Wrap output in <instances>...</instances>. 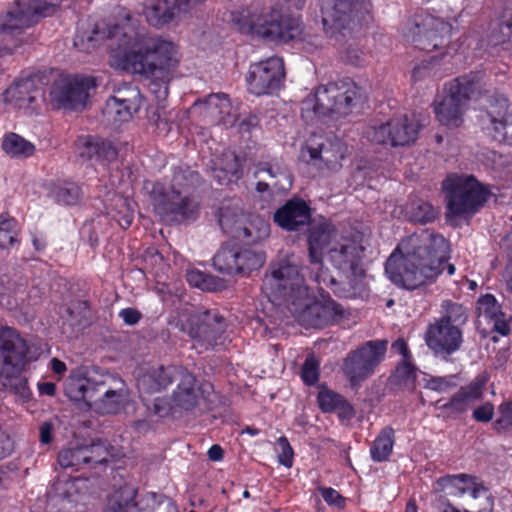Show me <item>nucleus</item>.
I'll list each match as a JSON object with an SVG mask.
<instances>
[{"mask_svg":"<svg viewBox=\"0 0 512 512\" xmlns=\"http://www.w3.org/2000/svg\"><path fill=\"white\" fill-rule=\"evenodd\" d=\"M261 173L268 175L270 181H259L256 189L259 192H265L269 189L278 192H287L292 187V177L284 165L278 162L260 163L255 171L258 177Z\"/></svg>","mask_w":512,"mask_h":512,"instance_id":"obj_31","label":"nucleus"},{"mask_svg":"<svg viewBox=\"0 0 512 512\" xmlns=\"http://www.w3.org/2000/svg\"><path fill=\"white\" fill-rule=\"evenodd\" d=\"M204 0H155L144 8L147 22L156 28L164 27L192 13Z\"/></svg>","mask_w":512,"mask_h":512,"instance_id":"obj_21","label":"nucleus"},{"mask_svg":"<svg viewBox=\"0 0 512 512\" xmlns=\"http://www.w3.org/2000/svg\"><path fill=\"white\" fill-rule=\"evenodd\" d=\"M176 368L174 366L167 368L162 366L153 367L141 374L137 379V387L141 398L145 400L146 396L160 392L170 385Z\"/></svg>","mask_w":512,"mask_h":512,"instance_id":"obj_33","label":"nucleus"},{"mask_svg":"<svg viewBox=\"0 0 512 512\" xmlns=\"http://www.w3.org/2000/svg\"><path fill=\"white\" fill-rule=\"evenodd\" d=\"M359 97V88L350 79H343L317 87L314 94L306 97L301 105L302 116H345L351 112Z\"/></svg>","mask_w":512,"mask_h":512,"instance_id":"obj_11","label":"nucleus"},{"mask_svg":"<svg viewBox=\"0 0 512 512\" xmlns=\"http://www.w3.org/2000/svg\"><path fill=\"white\" fill-rule=\"evenodd\" d=\"M48 195L55 202L62 205H75L81 195L80 186L71 182L53 183L49 186Z\"/></svg>","mask_w":512,"mask_h":512,"instance_id":"obj_41","label":"nucleus"},{"mask_svg":"<svg viewBox=\"0 0 512 512\" xmlns=\"http://www.w3.org/2000/svg\"><path fill=\"white\" fill-rule=\"evenodd\" d=\"M1 148L10 158L25 159L35 153V145L19 134L10 132L3 136Z\"/></svg>","mask_w":512,"mask_h":512,"instance_id":"obj_38","label":"nucleus"},{"mask_svg":"<svg viewBox=\"0 0 512 512\" xmlns=\"http://www.w3.org/2000/svg\"><path fill=\"white\" fill-rule=\"evenodd\" d=\"M142 101L138 88L130 86L119 89L106 101L103 114L110 123L127 122L139 111Z\"/></svg>","mask_w":512,"mask_h":512,"instance_id":"obj_23","label":"nucleus"},{"mask_svg":"<svg viewBox=\"0 0 512 512\" xmlns=\"http://www.w3.org/2000/svg\"><path fill=\"white\" fill-rule=\"evenodd\" d=\"M444 95L434 102L437 120L450 128L461 126L470 101L492 98L494 86L482 72L459 76L444 85Z\"/></svg>","mask_w":512,"mask_h":512,"instance_id":"obj_5","label":"nucleus"},{"mask_svg":"<svg viewBox=\"0 0 512 512\" xmlns=\"http://www.w3.org/2000/svg\"><path fill=\"white\" fill-rule=\"evenodd\" d=\"M302 380L307 385H314L319 378V364L313 356L308 357L302 367Z\"/></svg>","mask_w":512,"mask_h":512,"instance_id":"obj_55","label":"nucleus"},{"mask_svg":"<svg viewBox=\"0 0 512 512\" xmlns=\"http://www.w3.org/2000/svg\"><path fill=\"white\" fill-rule=\"evenodd\" d=\"M87 459L84 446L62 449L58 455V462L64 468L79 469L82 465L88 464Z\"/></svg>","mask_w":512,"mask_h":512,"instance_id":"obj_46","label":"nucleus"},{"mask_svg":"<svg viewBox=\"0 0 512 512\" xmlns=\"http://www.w3.org/2000/svg\"><path fill=\"white\" fill-rule=\"evenodd\" d=\"M277 443L280 448V452L278 453V462L287 468L292 467L294 453L287 438L282 436L278 439Z\"/></svg>","mask_w":512,"mask_h":512,"instance_id":"obj_56","label":"nucleus"},{"mask_svg":"<svg viewBox=\"0 0 512 512\" xmlns=\"http://www.w3.org/2000/svg\"><path fill=\"white\" fill-rule=\"evenodd\" d=\"M177 381L171 401L174 409L190 411L208 399L210 383H198L195 376L183 367H177L173 376Z\"/></svg>","mask_w":512,"mask_h":512,"instance_id":"obj_19","label":"nucleus"},{"mask_svg":"<svg viewBox=\"0 0 512 512\" xmlns=\"http://www.w3.org/2000/svg\"><path fill=\"white\" fill-rule=\"evenodd\" d=\"M16 221L8 215H0V248H7L16 240Z\"/></svg>","mask_w":512,"mask_h":512,"instance_id":"obj_48","label":"nucleus"},{"mask_svg":"<svg viewBox=\"0 0 512 512\" xmlns=\"http://www.w3.org/2000/svg\"><path fill=\"white\" fill-rule=\"evenodd\" d=\"M284 78L283 60L273 56L249 66L246 76L247 88L256 96L272 95L281 88Z\"/></svg>","mask_w":512,"mask_h":512,"instance_id":"obj_18","label":"nucleus"},{"mask_svg":"<svg viewBox=\"0 0 512 512\" xmlns=\"http://www.w3.org/2000/svg\"><path fill=\"white\" fill-rule=\"evenodd\" d=\"M416 368L410 359H403L392 375V382L404 389L413 390L416 381Z\"/></svg>","mask_w":512,"mask_h":512,"instance_id":"obj_44","label":"nucleus"},{"mask_svg":"<svg viewBox=\"0 0 512 512\" xmlns=\"http://www.w3.org/2000/svg\"><path fill=\"white\" fill-rule=\"evenodd\" d=\"M119 317L128 325H135L141 318V314L134 308H125L119 312Z\"/></svg>","mask_w":512,"mask_h":512,"instance_id":"obj_64","label":"nucleus"},{"mask_svg":"<svg viewBox=\"0 0 512 512\" xmlns=\"http://www.w3.org/2000/svg\"><path fill=\"white\" fill-rule=\"evenodd\" d=\"M319 492L324 499V501L330 505L337 508L344 507V498L333 488L331 487H320Z\"/></svg>","mask_w":512,"mask_h":512,"instance_id":"obj_58","label":"nucleus"},{"mask_svg":"<svg viewBox=\"0 0 512 512\" xmlns=\"http://www.w3.org/2000/svg\"><path fill=\"white\" fill-rule=\"evenodd\" d=\"M496 103L498 108L493 107L487 112L489 126L485 128L496 141L512 145V110L508 109V101L505 97L498 98Z\"/></svg>","mask_w":512,"mask_h":512,"instance_id":"obj_26","label":"nucleus"},{"mask_svg":"<svg viewBox=\"0 0 512 512\" xmlns=\"http://www.w3.org/2000/svg\"><path fill=\"white\" fill-rule=\"evenodd\" d=\"M136 493L130 484L115 489L107 498L105 512H144L137 507Z\"/></svg>","mask_w":512,"mask_h":512,"instance_id":"obj_37","label":"nucleus"},{"mask_svg":"<svg viewBox=\"0 0 512 512\" xmlns=\"http://www.w3.org/2000/svg\"><path fill=\"white\" fill-rule=\"evenodd\" d=\"M341 54L342 59L347 63L359 65L362 62L363 52L352 45H349Z\"/></svg>","mask_w":512,"mask_h":512,"instance_id":"obj_60","label":"nucleus"},{"mask_svg":"<svg viewBox=\"0 0 512 512\" xmlns=\"http://www.w3.org/2000/svg\"><path fill=\"white\" fill-rule=\"evenodd\" d=\"M191 110L210 124L228 128L237 122V106H234L223 93L210 94L204 100L195 102Z\"/></svg>","mask_w":512,"mask_h":512,"instance_id":"obj_22","label":"nucleus"},{"mask_svg":"<svg viewBox=\"0 0 512 512\" xmlns=\"http://www.w3.org/2000/svg\"><path fill=\"white\" fill-rule=\"evenodd\" d=\"M343 398L340 394L329 389L320 390L317 397L319 407L323 412H334L342 403Z\"/></svg>","mask_w":512,"mask_h":512,"instance_id":"obj_49","label":"nucleus"},{"mask_svg":"<svg viewBox=\"0 0 512 512\" xmlns=\"http://www.w3.org/2000/svg\"><path fill=\"white\" fill-rule=\"evenodd\" d=\"M493 414V405L490 403H486L474 410L473 417L478 422H488L492 419Z\"/></svg>","mask_w":512,"mask_h":512,"instance_id":"obj_61","label":"nucleus"},{"mask_svg":"<svg viewBox=\"0 0 512 512\" xmlns=\"http://www.w3.org/2000/svg\"><path fill=\"white\" fill-rule=\"evenodd\" d=\"M194 177L195 174L190 171H175L169 187L162 183L144 184V189L150 193L155 212L163 221L186 222L196 219L198 203L185 194V189Z\"/></svg>","mask_w":512,"mask_h":512,"instance_id":"obj_6","label":"nucleus"},{"mask_svg":"<svg viewBox=\"0 0 512 512\" xmlns=\"http://www.w3.org/2000/svg\"><path fill=\"white\" fill-rule=\"evenodd\" d=\"M262 291L268 299L285 306L295 319L307 327L322 328L337 323L344 316V309L327 294L316 300L305 283L297 265L282 263L266 275Z\"/></svg>","mask_w":512,"mask_h":512,"instance_id":"obj_3","label":"nucleus"},{"mask_svg":"<svg viewBox=\"0 0 512 512\" xmlns=\"http://www.w3.org/2000/svg\"><path fill=\"white\" fill-rule=\"evenodd\" d=\"M441 308V316L426 329L425 342L436 356L448 357L464 342L463 326L468 321V313L463 305L449 300L443 301Z\"/></svg>","mask_w":512,"mask_h":512,"instance_id":"obj_10","label":"nucleus"},{"mask_svg":"<svg viewBox=\"0 0 512 512\" xmlns=\"http://www.w3.org/2000/svg\"><path fill=\"white\" fill-rule=\"evenodd\" d=\"M423 382L424 388L436 392H447L450 388L456 386L454 376L433 377L425 375Z\"/></svg>","mask_w":512,"mask_h":512,"instance_id":"obj_51","label":"nucleus"},{"mask_svg":"<svg viewBox=\"0 0 512 512\" xmlns=\"http://www.w3.org/2000/svg\"><path fill=\"white\" fill-rule=\"evenodd\" d=\"M231 21L237 29L246 34L287 43L302 34V26L297 18L283 16L277 9L258 13L250 8L231 13Z\"/></svg>","mask_w":512,"mask_h":512,"instance_id":"obj_8","label":"nucleus"},{"mask_svg":"<svg viewBox=\"0 0 512 512\" xmlns=\"http://www.w3.org/2000/svg\"><path fill=\"white\" fill-rule=\"evenodd\" d=\"M29 346L13 328L0 326V383L23 401L29 400L31 391L22 375L28 357Z\"/></svg>","mask_w":512,"mask_h":512,"instance_id":"obj_7","label":"nucleus"},{"mask_svg":"<svg viewBox=\"0 0 512 512\" xmlns=\"http://www.w3.org/2000/svg\"><path fill=\"white\" fill-rule=\"evenodd\" d=\"M84 449L87 452L88 464H103L107 462L109 453L103 443H93L91 445L84 446Z\"/></svg>","mask_w":512,"mask_h":512,"instance_id":"obj_52","label":"nucleus"},{"mask_svg":"<svg viewBox=\"0 0 512 512\" xmlns=\"http://www.w3.org/2000/svg\"><path fill=\"white\" fill-rule=\"evenodd\" d=\"M176 326L205 349L216 346L226 330L225 319L217 311L194 312L192 308L177 315Z\"/></svg>","mask_w":512,"mask_h":512,"instance_id":"obj_13","label":"nucleus"},{"mask_svg":"<svg viewBox=\"0 0 512 512\" xmlns=\"http://www.w3.org/2000/svg\"><path fill=\"white\" fill-rule=\"evenodd\" d=\"M241 167L239 157L233 151L227 150L214 162L212 177L221 185L228 184L240 178Z\"/></svg>","mask_w":512,"mask_h":512,"instance_id":"obj_36","label":"nucleus"},{"mask_svg":"<svg viewBox=\"0 0 512 512\" xmlns=\"http://www.w3.org/2000/svg\"><path fill=\"white\" fill-rule=\"evenodd\" d=\"M500 416L495 421V429L499 432L512 430V400L499 406Z\"/></svg>","mask_w":512,"mask_h":512,"instance_id":"obj_53","label":"nucleus"},{"mask_svg":"<svg viewBox=\"0 0 512 512\" xmlns=\"http://www.w3.org/2000/svg\"><path fill=\"white\" fill-rule=\"evenodd\" d=\"M118 156L117 148L109 141L99 138L98 160L100 162H112Z\"/></svg>","mask_w":512,"mask_h":512,"instance_id":"obj_57","label":"nucleus"},{"mask_svg":"<svg viewBox=\"0 0 512 512\" xmlns=\"http://www.w3.org/2000/svg\"><path fill=\"white\" fill-rule=\"evenodd\" d=\"M311 219L309 206L302 200L287 201L274 213V221L287 231H296L307 225Z\"/></svg>","mask_w":512,"mask_h":512,"instance_id":"obj_27","label":"nucleus"},{"mask_svg":"<svg viewBox=\"0 0 512 512\" xmlns=\"http://www.w3.org/2000/svg\"><path fill=\"white\" fill-rule=\"evenodd\" d=\"M346 150L345 144L336 137L327 138L325 141L317 143L315 147H308L311 159L322 160L330 170L341 167V161L346 155Z\"/></svg>","mask_w":512,"mask_h":512,"instance_id":"obj_34","label":"nucleus"},{"mask_svg":"<svg viewBox=\"0 0 512 512\" xmlns=\"http://www.w3.org/2000/svg\"><path fill=\"white\" fill-rule=\"evenodd\" d=\"M394 446V430L391 427L384 428L374 440L370 448V456L375 462H383L389 459Z\"/></svg>","mask_w":512,"mask_h":512,"instance_id":"obj_43","label":"nucleus"},{"mask_svg":"<svg viewBox=\"0 0 512 512\" xmlns=\"http://www.w3.org/2000/svg\"><path fill=\"white\" fill-rule=\"evenodd\" d=\"M235 217V220H231L224 211H220L218 222L223 231H235V235L247 243L261 242L270 235V225L263 217L252 216L244 227H235L240 222L239 216L235 215Z\"/></svg>","mask_w":512,"mask_h":512,"instance_id":"obj_24","label":"nucleus"},{"mask_svg":"<svg viewBox=\"0 0 512 512\" xmlns=\"http://www.w3.org/2000/svg\"><path fill=\"white\" fill-rule=\"evenodd\" d=\"M75 483L66 481L58 483L55 492L50 494L47 501V512H84Z\"/></svg>","mask_w":512,"mask_h":512,"instance_id":"obj_28","label":"nucleus"},{"mask_svg":"<svg viewBox=\"0 0 512 512\" xmlns=\"http://www.w3.org/2000/svg\"><path fill=\"white\" fill-rule=\"evenodd\" d=\"M88 81L71 75H59L52 83L49 100L55 109H77L88 97Z\"/></svg>","mask_w":512,"mask_h":512,"instance_id":"obj_20","label":"nucleus"},{"mask_svg":"<svg viewBox=\"0 0 512 512\" xmlns=\"http://www.w3.org/2000/svg\"><path fill=\"white\" fill-rule=\"evenodd\" d=\"M239 272H248L259 269L265 262V254L261 251H255L251 249L239 250Z\"/></svg>","mask_w":512,"mask_h":512,"instance_id":"obj_47","label":"nucleus"},{"mask_svg":"<svg viewBox=\"0 0 512 512\" xmlns=\"http://www.w3.org/2000/svg\"><path fill=\"white\" fill-rule=\"evenodd\" d=\"M477 315L479 322L490 324L493 331L502 336L509 334L508 318L493 295L486 294L478 299Z\"/></svg>","mask_w":512,"mask_h":512,"instance_id":"obj_29","label":"nucleus"},{"mask_svg":"<svg viewBox=\"0 0 512 512\" xmlns=\"http://www.w3.org/2000/svg\"><path fill=\"white\" fill-rule=\"evenodd\" d=\"M257 124L258 119L255 115L249 114L243 119H239V112L237 111V122L233 127H237L239 132H249Z\"/></svg>","mask_w":512,"mask_h":512,"instance_id":"obj_62","label":"nucleus"},{"mask_svg":"<svg viewBox=\"0 0 512 512\" xmlns=\"http://www.w3.org/2000/svg\"><path fill=\"white\" fill-rule=\"evenodd\" d=\"M14 447V440L10 434L0 427V460L10 456Z\"/></svg>","mask_w":512,"mask_h":512,"instance_id":"obj_59","label":"nucleus"},{"mask_svg":"<svg viewBox=\"0 0 512 512\" xmlns=\"http://www.w3.org/2000/svg\"><path fill=\"white\" fill-rule=\"evenodd\" d=\"M99 32L94 30L90 33H78L74 39V46L83 52L89 53L97 46Z\"/></svg>","mask_w":512,"mask_h":512,"instance_id":"obj_54","label":"nucleus"},{"mask_svg":"<svg viewBox=\"0 0 512 512\" xmlns=\"http://www.w3.org/2000/svg\"><path fill=\"white\" fill-rule=\"evenodd\" d=\"M93 384L96 387L88 409L106 415L115 414L125 406L128 393L121 378L108 372H101L98 380H94Z\"/></svg>","mask_w":512,"mask_h":512,"instance_id":"obj_17","label":"nucleus"},{"mask_svg":"<svg viewBox=\"0 0 512 512\" xmlns=\"http://www.w3.org/2000/svg\"><path fill=\"white\" fill-rule=\"evenodd\" d=\"M421 125L415 117L401 115L386 123L371 127L366 136L369 141L392 147L408 146L415 142Z\"/></svg>","mask_w":512,"mask_h":512,"instance_id":"obj_16","label":"nucleus"},{"mask_svg":"<svg viewBox=\"0 0 512 512\" xmlns=\"http://www.w3.org/2000/svg\"><path fill=\"white\" fill-rule=\"evenodd\" d=\"M38 82V75L16 81L5 91L4 100L18 108H28L40 94V89L37 86Z\"/></svg>","mask_w":512,"mask_h":512,"instance_id":"obj_32","label":"nucleus"},{"mask_svg":"<svg viewBox=\"0 0 512 512\" xmlns=\"http://www.w3.org/2000/svg\"><path fill=\"white\" fill-rule=\"evenodd\" d=\"M186 278L191 286L201 290L217 291L221 290L225 286L223 281L219 278L208 275L196 269L188 270Z\"/></svg>","mask_w":512,"mask_h":512,"instance_id":"obj_45","label":"nucleus"},{"mask_svg":"<svg viewBox=\"0 0 512 512\" xmlns=\"http://www.w3.org/2000/svg\"><path fill=\"white\" fill-rule=\"evenodd\" d=\"M482 388V382H473L462 387L449 401L437 400L434 404L435 408L446 418H456L464 413L471 403L480 399Z\"/></svg>","mask_w":512,"mask_h":512,"instance_id":"obj_25","label":"nucleus"},{"mask_svg":"<svg viewBox=\"0 0 512 512\" xmlns=\"http://www.w3.org/2000/svg\"><path fill=\"white\" fill-rule=\"evenodd\" d=\"M57 0H19L0 17V56L11 53L23 42V31L39 17L52 15Z\"/></svg>","mask_w":512,"mask_h":512,"instance_id":"obj_9","label":"nucleus"},{"mask_svg":"<svg viewBox=\"0 0 512 512\" xmlns=\"http://www.w3.org/2000/svg\"><path fill=\"white\" fill-rule=\"evenodd\" d=\"M100 373L93 371L86 376H70L65 383V395L73 401H83L88 407L96 387L93 381L98 380Z\"/></svg>","mask_w":512,"mask_h":512,"instance_id":"obj_35","label":"nucleus"},{"mask_svg":"<svg viewBox=\"0 0 512 512\" xmlns=\"http://www.w3.org/2000/svg\"><path fill=\"white\" fill-rule=\"evenodd\" d=\"M449 220L474 214L487 200L488 191L473 176L451 174L443 182Z\"/></svg>","mask_w":512,"mask_h":512,"instance_id":"obj_12","label":"nucleus"},{"mask_svg":"<svg viewBox=\"0 0 512 512\" xmlns=\"http://www.w3.org/2000/svg\"><path fill=\"white\" fill-rule=\"evenodd\" d=\"M54 426L50 422H42L39 426V440L41 444H50L53 439Z\"/></svg>","mask_w":512,"mask_h":512,"instance_id":"obj_63","label":"nucleus"},{"mask_svg":"<svg viewBox=\"0 0 512 512\" xmlns=\"http://www.w3.org/2000/svg\"><path fill=\"white\" fill-rule=\"evenodd\" d=\"M77 148L81 157L98 160L99 138L82 136L77 140Z\"/></svg>","mask_w":512,"mask_h":512,"instance_id":"obj_50","label":"nucleus"},{"mask_svg":"<svg viewBox=\"0 0 512 512\" xmlns=\"http://www.w3.org/2000/svg\"><path fill=\"white\" fill-rule=\"evenodd\" d=\"M405 217L414 223H428L438 215V209L422 199H411L403 209Z\"/></svg>","mask_w":512,"mask_h":512,"instance_id":"obj_39","label":"nucleus"},{"mask_svg":"<svg viewBox=\"0 0 512 512\" xmlns=\"http://www.w3.org/2000/svg\"><path fill=\"white\" fill-rule=\"evenodd\" d=\"M435 490L443 491L451 496L469 494L474 499L485 492L484 487L477 482V479L467 474L444 476L437 480Z\"/></svg>","mask_w":512,"mask_h":512,"instance_id":"obj_30","label":"nucleus"},{"mask_svg":"<svg viewBox=\"0 0 512 512\" xmlns=\"http://www.w3.org/2000/svg\"><path fill=\"white\" fill-rule=\"evenodd\" d=\"M311 278L319 289L330 288L335 294H341L338 283L323 267L325 254L331 265L347 278L352 289L351 295L361 296L366 291V274L363 268L365 245L363 235L353 232L338 235L335 227L327 220L312 224L308 235Z\"/></svg>","mask_w":512,"mask_h":512,"instance_id":"obj_2","label":"nucleus"},{"mask_svg":"<svg viewBox=\"0 0 512 512\" xmlns=\"http://www.w3.org/2000/svg\"><path fill=\"white\" fill-rule=\"evenodd\" d=\"M452 26L444 20L429 14H419L411 19L403 35L422 50L432 51L445 48L449 43Z\"/></svg>","mask_w":512,"mask_h":512,"instance_id":"obj_14","label":"nucleus"},{"mask_svg":"<svg viewBox=\"0 0 512 512\" xmlns=\"http://www.w3.org/2000/svg\"><path fill=\"white\" fill-rule=\"evenodd\" d=\"M448 243L422 229L403 239L386 261L385 272L397 286L414 290L434 283L444 271Z\"/></svg>","mask_w":512,"mask_h":512,"instance_id":"obj_4","label":"nucleus"},{"mask_svg":"<svg viewBox=\"0 0 512 512\" xmlns=\"http://www.w3.org/2000/svg\"><path fill=\"white\" fill-rule=\"evenodd\" d=\"M387 341L372 340L350 352L344 359L343 371L351 384L356 385L371 376L384 360Z\"/></svg>","mask_w":512,"mask_h":512,"instance_id":"obj_15","label":"nucleus"},{"mask_svg":"<svg viewBox=\"0 0 512 512\" xmlns=\"http://www.w3.org/2000/svg\"><path fill=\"white\" fill-rule=\"evenodd\" d=\"M216 270L225 274H234L240 271L239 249L236 247H222L213 258Z\"/></svg>","mask_w":512,"mask_h":512,"instance_id":"obj_42","label":"nucleus"},{"mask_svg":"<svg viewBox=\"0 0 512 512\" xmlns=\"http://www.w3.org/2000/svg\"><path fill=\"white\" fill-rule=\"evenodd\" d=\"M106 40L112 67L145 76L156 99H166L172 69L179 61L172 42L146 36L132 25L130 17L123 25L110 28Z\"/></svg>","mask_w":512,"mask_h":512,"instance_id":"obj_1","label":"nucleus"},{"mask_svg":"<svg viewBox=\"0 0 512 512\" xmlns=\"http://www.w3.org/2000/svg\"><path fill=\"white\" fill-rule=\"evenodd\" d=\"M486 42L491 46H497L506 42L512 43V2L506 7L503 20L492 24Z\"/></svg>","mask_w":512,"mask_h":512,"instance_id":"obj_40","label":"nucleus"}]
</instances>
